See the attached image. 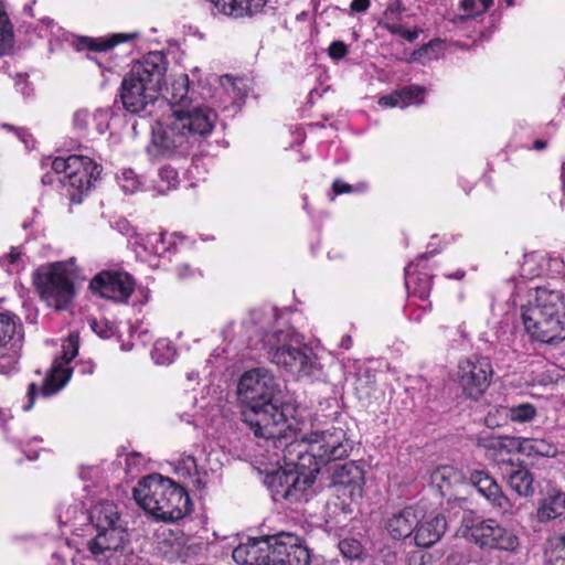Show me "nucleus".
Here are the masks:
<instances>
[{"instance_id":"1","label":"nucleus","mask_w":565,"mask_h":565,"mask_svg":"<svg viewBox=\"0 0 565 565\" xmlns=\"http://www.w3.org/2000/svg\"><path fill=\"white\" fill-rule=\"evenodd\" d=\"M237 394L245 405L242 420L254 435L275 434L284 422V391L281 383L264 367L245 372L237 385Z\"/></svg>"},{"instance_id":"2","label":"nucleus","mask_w":565,"mask_h":565,"mask_svg":"<svg viewBox=\"0 0 565 565\" xmlns=\"http://www.w3.org/2000/svg\"><path fill=\"white\" fill-rule=\"evenodd\" d=\"M216 119L210 107L173 109L153 128L148 151L153 157H184L211 135Z\"/></svg>"},{"instance_id":"3","label":"nucleus","mask_w":565,"mask_h":565,"mask_svg":"<svg viewBox=\"0 0 565 565\" xmlns=\"http://www.w3.org/2000/svg\"><path fill=\"white\" fill-rule=\"evenodd\" d=\"M524 331L532 341L554 344L565 339V298L562 291L536 288L521 307Z\"/></svg>"},{"instance_id":"4","label":"nucleus","mask_w":565,"mask_h":565,"mask_svg":"<svg viewBox=\"0 0 565 565\" xmlns=\"http://www.w3.org/2000/svg\"><path fill=\"white\" fill-rule=\"evenodd\" d=\"M167 64L161 52H150L132 64L120 86V99L126 110L138 114L157 100L164 84Z\"/></svg>"},{"instance_id":"5","label":"nucleus","mask_w":565,"mask_h":565,"mask_svg":"<svg viewBox=\"0 0 565 565\" xmlns=\"http://www.w3.org/2000/svg\"><path fill=\"white\" fill-rule=\"evenodd\" d=\"M134 499L149 514L163 521H175L190 512L186 491L169 478L150 475L134 489Z\"/></svg>"},{"instance_id":"6","label":"nucleus","mask_w":565,"mask_h":565,"mask_svg":"<svg viewBox=\"0 0 565 565\" xmlns=\"http://www.w3.org/2000/svg\"><path fill=\"white\" fill-rule=\"evenodd\" d=\"M264 348L271 363L298 377L315 375L320 363L311 349L300 347L290 330H275L264 337Z\"/></svg>"},{"instance_id":"7","label":"nucleus","mask_w":565,"mask_h":565,"mask_svg":"<svg viewBox=\"0 0 565 565\" xmlns=\"http://www.w3.org/2000/svg\"><path fill=\"white\" fill-rule=\"evenodd\" d=\"M279 422L284 424L277 427L279 431L254 436L273 440L274 446L281 449L286 467L316 478L318 466H315V458L311 456V435L303 433L299 423L295 418H288L287 415L284 416V422Z\"/></svg>"},{"instance_id":"8","label":"nucleus","mask_w":565,"mask_h":565,"mask_svg":"<svg viewBox=\"0 0 565 565\" xmlns=\"http://www.w3.org/2000/svg\"><path fill=\"white\" fill-rule=\"evenodd\" d=\"M34 284L41 298L55 310H65L72 303L75 288L67 267L62 263L40 267Z\"/></svg>"},{"instance_id":"9","label":"nucleus","mask_w":565,"mask_h":565,"mask_svg":"<svg viewBox=\"0 0 565 565\" xmlns=\"http://www.w3.org/2000/svg\"><path fill=\"white\" fill-rule=\"evenodd\" d=\"M310 435L311 456L315 458V466H318V472L321 466L347 459L353 449L345 430L340 427L315 430Z\"/></svg>"},{"instance_id":"10","label":"nucleus","mask_w":565,"mask_h":565,"mask_svg":"<svg viewBox=\"0 0 565 565\" xmlns=\"http://www.w3.org/2000/svg\"><path fill=\"white\" fill-rule=\"evenodd\" d=\"M24 333L20 319L12 313H0V374L19 370Z\"/></svg>"},{"instance_id":"11","label":"nucleus","mask_w":565,"mask_h":565,"mask_svg":"<svg viewBox=\"0 0 565 565\" xmlns=\"http://www.w3.org/2000/svg\"><path fill=\"white\" fill-rule=\"evenodd\" d=\"M66 180H61L68 186V196L72 204H79L86 193L100 177L103 168L89 157L72 154L67 157Z\"/></svg>"},{"instance_id":"12","label":"nucleus","mask_w":565,"mask_h":565,"mask_svg":"<svg viewBox=\"0 0 565 565\" xmlns=\"http://www.w3.org/2000/svg\"><path fill=\"white\" fill-rule=\"evenodd\" d=\"M313 480L312 476L302 475L289 468L268 475L265 483L275 501L286 500L292 503L307 501V491L311 488Z\"/></svg>"},{"instance_id":"13","label":"nucleus","mask_w":565,"mask_h":565,"mask_svg":"<svg viewBox=\"0 0 565 565\" xmlns=\"http://www.w3.org/2000/svg\"><path fill=\"white\" fill-rule=\"evenodd\" d=\"M493 374L488 358L473 355L458 366V382L465 395L478 399L488 388Z\"/></svg>"},{"instance_id":"14","label":"nucleus","mask_w":565,"mask_h":565,"mask_svg":"<svg viewBox=\"0 0 565 565\" xmlns=\"http://www.w3.org/2000/svg\"><path fill=\"white\" fill-rule=\"evenodd\" d=\"M268 542L270 546L268 565H310L309 548L300 537L281 532L268 536Z\"/></svg>"},{"instance_id":"15","label":"nucleus","mask_w":565,"mask_h":565,"mask_svg":"<svg viewBox=\"0 0 565 565\" xmlns=\"http://www.w3.org/2000/svg\"><path fill=\"white\" fill-rule=\"evenodd\" d=\"M468 535L480 547L514 551L518 536L492 519L482 520L468 526Z\"/></svg>"},{"instance_id":"16","label":"nucleus","mask_w":565,"mask_h":565,"mask_svg":"<svg viewBox=\"0 0 565 565\" xmlns=\"http://www.w3.org/2000/svg\"><path fill=\"white\" fill-rule=\"evenodd\" d=\"M134 281L126 273L100 271L90 281L89 288L100 297L126 302L134 292Z\"/></svg>"},{"instance_id":"17","label":"nucleus","mask_w":565,"mask_h":565,"mask_svg":"<svg viewBox=\"0 0 565 565\" xmlns=\"http://www.w3.org/2000/svg\"><path fill=\"white\" fill-rule=\"evenodd\" d=\"M331 486L343 490L351 500L362 497L364 472L355 461L335 463L330 468Z\"/></svg>"},{"instance_id":"18","label":"nucleus","mask_w":565,"mask_h":565,"mask_svg":"<svg viewBox=\"0 0 565 565\" xmlns=\"http://www.w3.org/2000/svg\"><path fill=\"white\" fill-rule=\"evenodd\" d=\"M470 482L477 488L491 504L502 513L513 514V505L510 499L502 492L495 480L482 470H475L470 473Z\"/></svg>"},{"instance_id":"19","label":"nucleus","mask_w":565,"mask_h":565,"mask_svg":"<svg viewBox=\"0 0 565 565\" xmlns=\"http://www.w3.org/2000/svg\"><path fill=\"white\" fill-rule=\"evenodd\" d=\"M418 512L414 507H406L393 512L384 522L387 534L398 541L413 536L416 525H418Z\"/></svg>"},{"instance_id":"20","label":"nucleus","mask_w":565,"mask_h":565,"mask_svg":"<svg viewBox=\"0 0 565 565\" xmlns=\"http://www.w3.org/2000/svg\"><path fill=\"white\" fill-rule=\"evenodd\" d=\"M270 546L267 537L248 540L233 550L232 557L238 565H268Z\"/></svg>"},{"instance_id":"21","label":"nucleus","mask_w":565,"mask_h":565,"mask_svg":"<svg viewBox=\"0 0 565 565\" xmlns=\"http://www.w3.org/2000/svg\"><path fill=\"white\" fill-rule=\"evenodd\" d=\"M447 529L446 518L441 514L424 519L418 512V525L414 531V543L419 547H431L445 534Z\"/></svg>"},{"instance_id":"22","label":"nucleus","mask_w":565,"mask_h":565,"mask_svg":"<svg viewBox=\"0 0 565 565\" xmlns=\"http://www.w3.org/2000/svg\"><path fill=\"white\" fill-rule=\"evenodd\" d=\"M125 525L97 531L96 536L87 543L88 550L94 555H102L107 551H117L122 548L128 542Z\"/></svg>"},{"instance_id":"23","label":"nucleus","mask_w":565,"mask_h":565,"mask_svg":"<svg viewBox=\"0 0 565 565\" xmlns=\"http://www.w3.org/2000/svg\"><path fill=\"white\" fill-rule=\"evenodd\" d=\"M505 477L510 488L521 497H532L535 493L534 476L523 462L509 460Z\"/></svg>"},{"instance_id":"24","label":"nucleus","mask_w":565,"mask_h":565,"mask_svg":"<svg viewBox=\"0 0 565 565\" xmlns=\"http://www.w3.org/2000/svg\"><path fill=\"white\" fill-rule=\"evenodd\" d=\"M565 512V493L557 489H551L539 500L535 519L540 523H546L562 516Z\"/></svg>"},{"instance_id":"25","label":"nucleus","mask_w":565,"mask_h":565,"mask_svg":"<svg viewBox=\"0 0 565 565\" xmlns=\"http://www.w3.org/2000/svg\"><path fill=\"white\" fill-rule=\"evenodd\" d=\"M211 2L220 12L241 18L260 12L266 0H211Z\"/></svg>"},{"instance_id":"26","label":"nucleus","mask_w":565,"mask_h":565,"mask_svg":"<svg viewBox=\"0 0 565 565\" xmlns=\"http://www.w3.org/2000/svg\"><path fill=\"white\" fill-rule=\"evenodd\" d=\"M89 519L96 531L124 525L117 505L108 501L95 504L90 509Z\"/></svg>"},{"instance_id":"27","label":"nucleus","mask_w":565,"mask_h":565,"mask_svg":"<svg viewBox=\"0 0 565 565\" xmlns=\"http://www.w3.org/2000/svg\"><path fill=\"white\" fill-rule=\"evenodd\" d=\"M193 92L190 89L189 78L186 75L174 81L171 92V104L173 109L205 107L201 104H194L191 96Z\"/></svg>"},{"instance_id":"28","label":"nucleus","mask_w":565,"mask_h":565,"mask_svg":"<svg viewBox=\"0 0 565 565\" xmlns=\"http://www.w3.org/2000/svg\"><path fill=\"white\" fill-rule=\"evenodd\" d=\"M71 377V370L64 367L61 363H54L50 372L44 379L41 388L43 396H51L58 392L68 382Z\"/></svg>"},{"instance_id":"29","label":"nucleus","mask_w":565,"mask_h":565,"mask_svg":"<svg viewBox=\"0 0 565 565\" xmlns=\"http://www.w3.org/2000/svg\"><path fill=\"white\" fill-rule=\"evenodd\" d=\"M495 413L509 418L511 422L524 424L535 418L536 407L530 403H521L515 406L501 407Z\"/></svg>"},{"instance_id":"30","label":"nucleus","mask_w":565,"mask_h":565,"mask_svg":"<svg viewBox=\"0 0 565 565\" xmlns=\"http://www.w3.org/2000/svg\"><path fill=\"white\" fill-rule=\"evenodd\" d=\"M406 286L413 288L414 295L425 300L428 298L431 289V280L427 274H411L409 269H406Z\"/></svg>"},{"instance_id":"31","label":"nucleus","mask_w":565,"mask_h":565,"mask_svg":"<svg viewBox=\"0 0 565 565\" xmlns=\"http://www.w3.org/2000/svg\"><path fill=\"white\" fill-rule=\"evenodd\" d=\"M521 448L529 455H537L543 457H553L556 455V447L544 439H524L521 444Z\"/></svg>"},{"instance_id":"32","label":"nucleus","mask_w":565,"mask_h":565,"mask_svg":"<svg viewBox=\"0 0 565 565\" xmlns=\"http://www.w3.org/2000/svg\"><path fill=\"white\" fill-rule=\"evenodd\" d=\"M138 36L137 33H119L114 34L110 39H99V40H88V50L95 51V52H106L110 49H113L115 45L134 40Z\"/></svg>"},{"instance_id":"33","label":"nucleus","mask_w":565,"mask_h":565,"mask_svg":"<svg viewBox=\"0 0 565 565\" xmlns=\"http://www.w3.org/2000/svg\"><path fill=\"white\" fill-rule=\"evenodd\" d=\"M545 554L552 565H565V533L550 539Z\"/></svg>"},{"instance_id":"34","label":"nucleus","mask_w":565,"mask_h":565,"mask_svg":"<svg viewBox=\"0 0 565 565\" xmlns=\"http://www.w3.org/2000/svg\"><path fill=\"white\" fill-rule=\"evenodd\" d=\"M158 175L159 180L154 188L159 194H164L169 190L175 189L179 184L178 171L171 166H163L160 168Z\"/></svg>"},{"instance_id":"35","label":"nucleus","mask_w":565,"mask_h":565,"mask_svg":"<svg viewBox=\"0 0 565 565\" xmlns=\"http://www.w3.org/2000/svg\"><path fill=\"white\" fill-rule=\"evenodd\" d=\"M13 43V31L10 20L0 2V56L10 51Z\"/></svg>"},{"instance_id":"36","label":"nucleus","mask_w":565,"mask_h":565,"mask_svg":"<svg viewBox=\"0 0 565 565\" xmlns=\"http://www.w3.org/2000/svg\"><path fill=\"white\" fill-rule=\"evenodd\" d=\"M141 246L149 253L161 256L169 250L166 245V236L163 233L147 234L141 238Z\"/></svg>"},{"instance_id":"37","label":"nucleus","mask_w":565,"mask_h":565,"mask_svg":"<svg viewBox=\"0 0 565 565\" xmlns=\"http://www.w3.org/2000/svg\"><path fill=\"white\" fill-rule=\"evenodd\" d=\"M458 480V472L451 466L438 467L431 473V482L440 490Z\"/></svg>"},{"instance_id":"38","label":"nucleus","mask_w":565,"mask_h":565,"mask_svg":"<svg viewBox=\"0 0 565 565\" xmlns=\"http://www.w3.org/2000/svg\"><path fill=\"white\" fill-rule=\"evenodd\" d=\"M239 83L242 81H237L231 75H225L221 79L222 89L230 95L232 103H236L244 97V92L238 85Z\"/></svg>"},{"instance_id":"39","label":"nucleus","mask_w":565,"mask_h":565,"mask_svg":"<svg viewBox=\"0 0 565 565\" xmlns=\"http://www.w3.org/2000/svg\"><path fill=\"white\" fill-rule=\"evenodd\" d=\"M118 180L126 193H135L141 184L138 174L132 169H125Z\"/></svg>"},{"instance_id":"40","label":"nucleus","mask_w":565,"mask_h":565,"mask_svg":"<svg viewBox=\"0 0 565 565\" xmlns=\"http://www.w3.org/2000/svg\"><path fill=\"white\" fill-rule=\"evenodd\" d=\"M103 115L104 114L102 111L90 114L86 109H79L75 111L73 117L74 127L79 131H87L90 122Z\"/></svg>"},{"instance_id":"41","label":"nucleus","mask_w":565,"mask_h":565,"mask_svg":"<svg viewBox=\"0 0 565 565\" xmlns=\"http://www.w3.org/2000/svg\"><path fill=\"white\" fill-rule=\"evenodd\" d=\"M339 550L343 557L348 559H356L362 553V546L354 539H344L339 542Z\"/></svg>"},{"instance_id":"42","label":"nucleus","mask_w":565,"mask_h":565,"mask_svg":"<svg viewBox=\"0 0 565 565\" xmlns=\"http://www.w3.org/2000/svg\"><path fill=\"white\" fill-rule=\"evenodd\" d=\"M379 25L386 29L392 34H397V35L402 36L403 39L407 40L408 42L415 41L419 33V31H417V30L409 31V30L405 29L403 25H395V24H391L388 22L380 21Z\"/></svg>"},{"instance_id":"43","label":"nucleus","mask_w":565,"mask_h":565,"mask_svg":"<svg viewBox=\"0 0 565 565\" xmlns=\"http://www.w3.org/2000/svg\"><path fill=\"white\" fill-rule=\"evenodd\" d=\"M78 353V335L70 334L63 344V356L65 363H70Z\"/></svg>"},{"instance_id":"44","label":"nucleus","mask_w":565,"mask_h":565,"mask_svg":"<svg viewBox=\"0 0 565 565\" xmlns=\"http://www.w3.org/2000/svg\"><path fill=\"white\" fill-rule=\"evenodd\" d=\"M152 356L158 364H166L173 361L174 351L164 343H156Z\"/></svg>"},{"instance_id":"45","label":"nucleus","mask_w":565,"mask_h":565,"mask_svg":"<svg viewBox=\"0 0 565 565\" xmlns=\"http://www.w3.org/2000/svg\"><path fill=\"white\" fill-rule=\"evenodd\" d=\"M379 104L381 106L387 107H396L399 106L402 108L407 106V102L404 98L403 90L395 92L391 95H386L380 98Z\"/></svg>"},{"instance_id":"46","label":"nucleus","mask_w":565,"mask_h":565,"mask_svg":"<svg viewBox=\"0 0 565 565\" xmlns=\"http://www.w3.org/2000/svg\"><path fill=\"white\" fill-rule=\"evenodd\" d=\"M179 470L189 477H192V475H198V463L194 457L192 456H184L180 459L179 462Z\"/></svg>"},{"instance_id":"47","label":"nucleus","mask_w":565,"mask_h":565,"mask_svg":"<svg viewBox=\"0 0 565 565\" xmlns=\"http://www.w3.org/2000/svg\"><path fill=\"white\" fill-rule=\"evenodd\" d=\"M403 95L405 100L407 102V105L415 102V103H422L425 94V89L420 86H412L403 88Z\"/></svg>"},{"instance_id":"48","label":"nucleus","mask_w":565,"mask_h":565,"mask_svg":"<svg viewBox=\"0 0 565 565\" xmlns=\"http://www.w3.org/2000/svg\"><path fill=\"white\" fill-rule=\"evenodd\" d=\"M328 54L332 60H341L348 54V46L342 41H333L328 47Z\"/></svg>"},{"instance_id":"49","label":"nucleus","mask_w":565,"mask_h":565,"mask_svg":"<svg viewBox=\"0 0 565 565\" xmlns=\"http://www.w3.org/2000/svg\"><path fill=\"white\" fill-rule=\"evenodd\" d=\"M22 253L19 248H11L10 253L0 257V264L2 266H12L14 268H19L21 262Z\"/></svg>"},{"instance_id":"50","label":"nucleus","mask_w":565,"mask_h":565,"mask_svg":"<svg viewBox=\"0 0 565 565\" xmlns=\"http://www.w3.org/2000/svg\"><path fill=\"white\" fill-rule=\"evenodd\" d=\"M460 8L468 12L467 18H473L478 14H482L483 12H479L480 6L477 0H461Z\"/></svg>"},{"instance_id":"51","label":"nucleus","mask_w":565,"mask_h":565,"mask_svg":"<svg viewBox=\"0 0 565 565\" xmlns=\"http://www.w3.org/2000/svg\"><path fill=\"white\" fill-rule=\"evenodd\" d=\"M66 163H67V158H62V157H57L52 161V169L56 173L65 174L63 180H66V173H67Z\"/></svg>"},{"instance_id":"52","label":"nucleus","mask_w":565,"mask_h":565,"mask_svg":"<svg viewBox=\"0 0 565 565\" xmlns=\"http://www.w3.org/2000/svg\"><path fill=\"white\" fill-rule=\"evenodd\" d=\"M206 477H207V475L205 472L201 473L198 470V475H192V477H190V478H191L192 483L196 490H203V489H205L206 483H207Z\"/></svg>"},{"instance_id":"53","label":"nucleus","mask_w":565,"mask_h":565,"mask_svg":"<svg viewBox=\"0 0 565 565\" xmlns=\"http://www.w3.org/2000/svg\"><path fill=\"white\" fill-rule=\"evenodd\" d=\"M38 394V385L35 383H31L28 388L26 397H28V404L24 406V411H30L35 401V396Z\"/></svg>"},{"instance_id":"54","label":"nucleus","mask_w":565,"mask_h":565,"mask_svg":"<svg viewBox=\"0 0 565 565\" xmlns=\"http://www.w3.org/2000/svg\"><path fill=\"white\" fill-rule=\"evenodd\" d=\"M332 189L335 194L350 193L352 191V186L341 180H335L332 184Z\"/></svg>"},{"instance_id":"55","label":"nucleus","mask_w":565,"mask_h":565,"mask_svg":"<svg viewBox=\"0 0 565 565\" xmlns=\"http://www.w3.org/2000/svg\"><path fill=\"white\" fill-rule=\"evenodd\" d=\"M370 7V0H353L351 2V10L355 12H364Z\"/></svg>"},{"instance_id":"56","label":"nucleus","mask_w":565,"mask_h":565,"mask_svg":"<svg viewBox=\"0 0 565 565\" xmlns=\"http://www.w3.org/2000/svg\"><path fill=\"white\" fill-rule=\"evenodd\" d=\"M92 329L102 338H108L109 332L106 328L102 327L96 320L90 323Z\"/></svg>"},{"instance_id":"57","label":"nucleus","mask_w":565,"mask_h":565,"mask_svg":"<svg viewBox=\"0 0 565 565\" xmlns=\"http://www.w3.org/2000/svg\"><path fill=\"white\" fill-rule=\"evenodd\" d=\"M435 42H429L428 44H425L423 45L422 47H419L418 50H416L414 53H413V58L414 60H418L423 55L427 54L428 50L433 49Z\"/></svg>"},{"instance_id":"58","label":"nucleus","mask_w":565,"mask_h":565,"mask_svg":"<svg viewBox=\"0 0 565 565\" xmlns=\"http://www.w3.org/2000/svg\"><path fill=\"white\" fill-rule=\"evenodd\" d=\"M179 278L183 279L192 275V270L188 264L181 265L177 268Z\"/></svg>"},{"instance_id":"59","label":"nucleus","mask_w":565,"mask_h":565,"mask_svg":"<svg viewBox=\"0 0 565 565\" xmlns=\"http://www.w3.org/2000/svg\"><path fill=\"white\" fill-rule=\"evenodd\" d=\"M401 11V3L397 1V2H394V3H391L385 12H384V17L385 18H388L390 14H393V13H398Z\"/></svg>"},{"instance_id":"60","label":"nucleus","mask_w":565,"mask_h":565,"mask_svg":"<svg viewBox=\"0 0 565 565\" xmlns=\"http://www.w3.org/2000/svg\"><path fill=\"white\" fill-rule=\"evenodd\" d=\"M480 6L479 12H486L490 9L493 3V0H477Z\"/></svg>"},{"instance_id":"61","label":"nucleus","mask_w":565,"mask_h":565,"mask_svg":"<svg viewBox=\"0 0 565 565\" xmlns=\"http://www.w3.org/2000/svg\"><path fill=\"white\" fill-rule=\"evenodd\" d=\"M162 556H163V558H166L167 561L172 562V561H174V559L177 558L178 553H177V552H174V551H163V552H162Z\"/></svg>"},{"instance_id":"62","label":"nucleus","mask_w":565,"mask_h":565,"mask_svg":"<svg viewBox=\"0 0 565 565\" xmlns=\"http://www.w3.org/2000/svg\"><path fill=\"white\" fill-rule=\"evenodd\" d=\"M486 424L489 427L498 426L499 424L495 420V414L489 413V415L486 417Z\"/></svg>"},{"instance_id":"63","label":"nucleus","mask_w":565,"mask_h":565,"mask_svg":"<svg viewBox=\"0 0 565 565\" xmlns=\"http://www.w3.org/2000/svg\"><path fill=\"white\" fill-rule=\"evenodd\" d=\"M352 345V338L350 335H344L341 341V347L345 350L350 349Z\"/></svg>"},{"instance_id":"64","label":"nucleus","mask_w":565,"mask_h":565,"mask_svg":"<svg viewBox=\"0 0 565 565\" xmlns=\"http://www.w3.org/2000/svg\"><path fill=\"white\" fill-rule=\"evenodd\" d=\"M535 150H543L546 148V141L536 139L533 143Z\"/></svg>"}]
</instances>
